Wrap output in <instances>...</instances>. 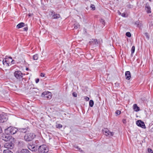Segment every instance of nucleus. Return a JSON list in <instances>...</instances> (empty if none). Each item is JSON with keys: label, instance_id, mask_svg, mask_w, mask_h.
<instances>
[{"label": "nucleus", "instance_id": "nucleus-1", "mask_svg": "<svg viewBox=\"0 0 153 153\" xmlns=\"http://www.w3.org/2000/svg\"><path fill=\"white\" fill-rule=\"evenodd\" d=\"M27 147L29 149L32 151H36L38 149L40 153H46L48 151V148L45 144H43L38 147L35 144H29Z\"/></svg>", "mask_w": 153, "mask_h": 153}, {"label": "nucleus", "instance_id": "nucleus-2", "mask_svg": "<svg viewBox=\"0 0 153 153\" xmlns=\"http://www.w3.org/2000/svg\"><path fill=\"white\" fill-rule=\"evenodd\" d=\"M18 129L16 128L13 127H10L5 129V132L7 134H13L16 133Z\"/></svg>", "mask_w": 153, "mask_h": 153}, {"label": "nucleus", "instance_id": "nucleus-3", "mask_svg": "<svg viewBox=\"0 0 153 153\" xmlns=\"http://www.w3.org/2000/svg\"><path fill=\"white\" fill-rule=\"evenodd\" d=\"M35 135L33 133H29L27 134L24 137V139L27 141L32 140L35 137Z\"/></svg>", "mask_w": 153, "mask_h": 153}, {"label": "nucleus", "instance_id": "nucleus-4", "mask_svg": "<svg viewBox=\"0 0 153 153\" xmlns=\"http://www.w3.org/2000/svg\"><path fill=\"white\" fill-rule=\"evenodd\" d=\"M103 134L106 136L110 137L113 136L114 133L113 132H111L107 128H104L102 130Z\"/></svg>", "mask_w": 153, "mask_h": 153}, {"label": "nucleus", "instance_id": "nucleus-5", "mask_svg": "<svg viewBox=\"0 0 153 153\" xmlns=\"http://www.w3.org/2000/svg\"><path fill=\"white\" fill-rule=\"evenodd\" d=\"M8 119V117L5 113H3L0 114V123H4L7 121Z\"/></svg>", "mask_w": 153, "mask_h": 153}, {"label": "nucleus", "instance_id": "nucleus-6", "mask_svg": "<svg viewBox=\"0 0 153 153\" xmlns=\"http://www.w3.org/2000/svg\"><path fill=\"white\" fill-rule=\"evenodd\" d=\"M14 75L16 78L18 79H20L22 78L23 74L20 71H16L14 73Z\"/></svg>", "mask_w": 153, "mask_h": 153}, {"label": "nucleus", "instance_id": "nucleus-7", "mask_svg": "<svg viewBox=\"0 0 153 153\" xmlns=\"http://www.w3.org/2000/svg\"><path fill=\"white\" fill-rule=\"evenodd\" d=\"M42 96L44 97L45 98L51 99V93L49 92H43Z\"/></svg>", "mask_w": 153, "mask_h": 153}, {"label": "nucleus", "instance_id": "nucleus-8", "mask_svg": "<svg viewBox=\"0 0 153 153\" xmlns=\"http://www.w3.org/2000/svg\"><path fill=\"white\" fill-rule=\"evenodd\" d=\"M136 124L137 126L143 128H146L144 123L140 120H137L136 122Z\"/></svg>", "mask_w": 153, "mask_h": 153}, {"label": "nucleus", "instance_id": "nucleus-9", "mask_svg": "<svg viewBox=\"0 0 153 153\" xmlns=\"http://www.w3.org/2000/svg\"><path fill=\"white\" fill-rule=\"evenodd\" d=\"M51 15L52 16L53 18L56 19L60 17V15L59 14L56 13L53 11L51 12Z\"/></svg>", "mask_w": 153, "mask_h": 153}, {"label": "nucleus", "instance_id": "nucleus-10", "mask_svg": "<svg viewBox=\"0 0 153 153\" xmlns=\"http://www.w3.org/2000/svg\"><path fill=\"white\" fill-rule=\"evenodd\" d=\"M8 135L9 134H4L3 135L2 137V139L5 141L8 142L9 139L10 138V136H9Z\"/></svg>", "mask_w": 153, "mask_h": 153}, {"label": "nucleus", "instance_id": "nucleus-11", "mask_svg": "<svg viewBox=\"0 0 153 153\" xmlns=\"http://www.w3.org/2000/svg\"><path fill=\"white\" fill-rule=\"evenodd\" d=\"M14 144H4V146L8 149H12L14 147Z\"/></svg>", "mask_w": 153, "mask_h": 153}, {"label": "nucleus", "instance_id": "nucleus-12", "mask_svg": "<svg viewBox=\"0 0 153 153\" xmlns=\"http://www.w3.org/2000/svg\"><path fill=\"white\" fill-rule=\"evenodd\" d=\"M125 76L126 79H127L129 80L131 77V75L130 72L129 71H127L125 72Z\"/></svg>", "mask_w": 153, "mask_h": 153}, {"label": "nucleus", "instance_id": "nucleus-13", "mask_svg": "<svg viewBox=\"0 0 153 153\" xmlns=\"http://www.w3.org/2000/svg\"><path fill=\"white\" fill-rule=\"evenodd\" d=\"M15 139L12 137H10L8 140V142L7 143H15Z\"/></svg>", "mask_w": 153, "mask_h": 153}, {"label": "nucleus", "instance_id": "nucleus-14", "mask_svg": "<svg viewBox=\"0 0 153 153\" xmlns=\"http://www.w3.org/2000/svg\"><path fill=\"white\" fill-rule=\"evenodd\" d=\"M27 128L28 127L25 128H21L18 129V130L20 132L25 133L27 131Z\"/></svg>", "mask_w": 153, "mask_h": 153}, {"label": "nucleus", "instance_id": "nucleus-15", "mask_svg": "<svg viewBox=\"0 0 153 153\" xmlns=\"http://www.w3.org/2000/svg\"><path fill=\"white\" fill-rule=\"evenodd\" d=\"M145 10L148 13H151V8L149 6V5L146 4V6Z\"/></svg>", "mask_w": 153, "mask_h": 153}, {"label": "nucleus", "instance_id": "nucleus-16", "mask_svg": "<svg viewBox=\"0 0 153 153\" xmlns=\"http://www.w3.org/2000/svg\"><path fill=\"white\" fill-rule=\"evenodd\" d=\"M133 108L134 111L137 112L140 111V108L138 107L136 104H134L133 105Z\"/></svg>", "mask_w": 153, "mask_h": 153}, {"label": "nucleus", "instance_id": "nucleus-17", "mask_svg": "<svg viewBox=\"0 0 153 153\" xmlns=\"http://www.w3.org/2000/svg\"><path fill=\"white\" fill-rule=\"evenodd\" d=\"M74 29H77L79 28V23L76 22H75L73 25Z\"/></svg>", "mask_w": 153, "mask_h": 153}, {"label": "nucleus", "instance_id": "nucleus-18", "mask_svg": "<svg viewBox=\"0 0 153 153\" xmlns=\"http://www.w3.org/2000/svg\"><path fill=\"white\" fill-rule=\"evenodd\" d=\"M5 59V60H3L2 61L3 63V65L6 66H8L9 65V64L10 63V62L7 60H6Z\"/></svg>", "mask_w": 153, "mask_h": 153}, {"label": "nucleus", "instance_id": "nucleus-19", "mask_svg": "<svg viewBox=\"0 0 153 153\" xmlns=\"http://www.w3.org/2000/svg\"><path fill=\"white\" fill-rule=\"evenodd\" d=\"M25 24L23 22H21L19 24L16 26L17 28H20L24 26Z\"/></svg>", "mask_w": 153, "mask_h": 153}, {"label": "nucleus", "instance_id": "nucleus-20", "mask_svg": "<svg viewBox=\"0 0 153 153\" xmlns=\"http://www.w3.org/2000/svg\"><path fill=\"white\" fill-rule=\"evenodd\" d=\"M135 24L137 25L138 27H140L142 26V22L139 21H136L135 23Z\"/></svg>", "mask_w": 153, "mask_h": 153}, {"label": "nucleus", "instance_id": "nucleus-21", "mask_svg": "<svg viewBox=\"0 0 153 153\" xmlns=\"http://www.w3.org/2000/svg\"><path fill=\"white\" fill-rule=\"evenodd\" d=\"M21 153H30V152L27 149H22L21 152Z\"/></svg>", "mask_w": 153, "mask_h": 153}, {"label": "nucleus", "instance_id": "nucleus-22", "mask_svg": "<svg viewBox=\"0 0 153 153\" xmlns=\"http://www.w3.org/2000/svg\"><path fill=\"white\" fill-rule=\"evenodd\" d=\"M38 58V55L37 54H35L33 56V59L34 60H37Z\"/></svg>", "mask_w": 153, "mask_h": 153}, {"label": "nucleus", "instance_id": "nucleus-23", "mask_svg": "<svg viewBox=\"0 0 153 153\" xmlns=\"http://www.w3.org/2000/svg\"><path fill=\"white\" fill-rule=\"evenodd\" d=\"M89 105L91 107H92L93 106L94 104V102L93 100H91L89 102Z\"/></svg>", "mask_w": 153, "mask_h": 153}, {"label": "nucleus", "instance_id": "nucleus-24", "mask_svg": "<svg viewBox=\"0 0 153 153\" xmlns=\"http://www.w3.org/2000/svg\"><path fill=\"white\" fill-rule=\"evenodd\" d=\"M74 148L78 150L79 151H81L82 150L80 148H79V147L77 146L76 145H75L74 146Z\"/></svg>", "mask_w": 153, "mask_h": 153}, {"label": "nucleus", "instance_id": "nucleus-25", "mask_svg": "<svg viewBox=\"0 0 153 153\" xmlns=\"http://www.w3.org/2000/svg\"><path fill=\"white\" fill-rule=\"evenodd\" d=\"M135 47L134 46H133L131 49V54H132L134 52Z\"/></svg>", "mask_w": 153, "mask_h": 153}, {"label": "nucleus", "instance_id": "nucleus-26", "mask_svg": "<svg viewBox=\"0 0 153 153\" xmlns=\"http://www.w3.org/2000/svg\"><path fill=\"white\" fill-rule=\"evenodd\" d=\"M4 153H13L11 151L8 150H4Z\"/></svg>", "mask_w": 153, "mask_h": 153}, {"label": "nucleus", "instance_id": "nucleus-27", "mask_svg": "<svg viewBox=\"0 0 153 153\" xmlns=\"http://www.w3.org/2000/svg\"><path fill=\"white\" fill-rule=\"evenodd\" d=\"M147 153H153L152 150L150 148H148Z\"/></svg>", "mask_w": 153, "mask_h": 153}, {"label": "nucleus", "instance_id": "nucleus-28", "mask_svg": "<svg viewBox=\"0 0 153 153\" xmlns=\"http://www.w3.org/2000/svg\"><path fill=\"white\" fill-rule=\"evenodd\" d=\"M100 21L103 25H105V20L102 19H100Z\"/></svg>", "mask_w": 153, "mask_h": 153}, {"label": "nucleus", "instance_id": "nucleus-29", "mask_svg": "<svg viewBox=\"0 0 153 153\" xmlns=\"http://www.w3.org/2000/svg\"><path fill=\"white\" fill-rule=\"evenodd\" d=\"M126 36L129 37H130L131 36V34L129 32H127L126 33Z\"/></svg>", "mask_w": 153, "mask_h": 153}, {"label": "nucleus", "instance_id": "nucleus-30", "mask_svg": "<svg viewBox=\"0 0 153 153\" xmlns=\"http://www.w3.org/2000/svg\"><path fill=\"white\" fill-rule=\"evenodd\" d=\"M145 34V36H146V37L147 38V39L149 40V36L148 35V33H145L144 34Z\"/></svg>", "mask_w": 153, "mask_h": 153}, {"label": "nucleus", "instance_id": "nucleus-31", "mask_svg": "<svg viewBox=\"0 0 153 153\" xmlns=\"http://www.w3.org/2000/svg\"><path fill=\"white\" fill-rule=\"evenodd\" d=\"M91 8L92 9L94 10H95V6L93 4H91Z\"/></svg>", "mask_w": 153, "mask_h": 153}, {"label": "nucleus", "instance_id": "nucleus-32", "mask_svg": "<svg viewBox=\"0 0 153 153\" xmlns=\"http://www.w3.org/2000/svg\"><path fill=\"white\" fill-rule=\"evenodd\" d=\"M115 113L117 115H119L120 114V111L119 110H117V111Z\"/></svg>", "mask_w": 153, "mask_h": 153}, {"label": "nucleus", "instance_id": "nucleus-33", "mask_svg": "<svg viewBox=\"0 0 153 153\" xmlns=\"http://www.w3.org/2000/svg\"><path fill=\"white\" fill-rule=\"evenodd\" d=\"M94 42H95L96 45L98 44V42L97 41V39H94Z\"/></svg>", "mask_w": 153, "mask_h": 153}, {"label": "nucleus", "instance_id": "nucleus-34", "mask_svg": "<svg viewBox=\"0 0 153 153\" xmlns=\"http://www.w3.org/2000/svg\"><path fill=\"white\" fill-rule=\"evenodd\" d=\"M84 99L86 101H88L89 100V98L88 97H86V96H85V97H84Z\"/></svg>", "mask_w": 153, "mask_h": 153}, {"label": "nucleus", "instance_id": "nucleus-35", "mask_svg": "<svg viewBox=\"0 0 153 153\" xmlns=\"http://www.w3.org/2000/svg\"><path fill=\"white\" fill-rule=\"evenodd\" d=\"M73 95L74 97H76L77 96V94L75 92H73Z\"/></svg>", "mask_w": 153, "mask_h": 153}, {"label": "nucleus", "instance_id": "nucleus-36", "mask_svg": "<svg viewBox=\"0 0 153 153\" xmlns=\"http://www.w3.org/2000/svg\"><path fill=\"white\" fill-rule=\"evenodd\" d=\"M122 122L124 124H125L126 123V120L125 119H123L122 120Z\"/></svg>", "mask_w": 153, "mask_h": 153}, {"label": "nucleus", "instance_id": "nucleus-37", "mask_svg": "<svg viewBox=\"0 0 153 153\" xmlns=\"http://www.w3.org/2000/svg\"><path fill=\"white\" fill-rule=\"evenodd\" d=\"M45 74L43 73H42L41 74L40 76L42 77H44L45 76Z\"/></svg>", "mask_w": 153, "mask_h": 153}, {"label": "nucleus", "instance_id": "nucleus-38", "mask_svg": "<svg viewBox=\"0 0 153 153\" xmlns=\"http://www.w3.org/2000/svg\"><path fill=\"white\" fill-rule=\"evenodd\" d=\"M121 16L123 17H126V14L125 13H123L122 14Z\"/></svg>", "mask_w": 153, "mask_h": 153}, {"label": "nucleus", "instance_id": "nucleus-39", "mask_svg": "<svg viewBox=\"0 0 153 153\" xmlns=\"http://www.w3.org/2000/svg\"><path fill=\"white\" fill-rule=\"evenodd\" d=\"M62 127V126L61 124H59L57 125V127H58H58L59 128H61Z\"/></svg>", "mask_w": 153, "mask_h": 153}, {"label": "nucleus", "instance_id": "nucleus-40", "mask_svg": "<svg viewBox=\"0 0 153 153\" xmlns=\"http://www.w3.org/2000/svg\"><path fill=\"white\" fill-rule=\"evenodd\" d=\"M24 30L25 31H27L28 30V28L27 27H25L23 28Z\"/></svg>", "mask_w": 153, "mask_h": 153}, {"label": "nucleus", "instance_id": "nucleus-41", "mask_svg": "<svg viewBox=\"0 0 153 153\" xmlns=\"http://www.w3.org/2000/svg\"><path fill=\"white\" fill-rule=\"evenodd\" d=\"M39 79L38 78L36 79V83H38L39 82Z\"/></svg>", "mask_w": 153, "mask_h": 153}, {"label": "nucleus", "instance_id": "nucleus-42", "mask_svg": "<svg viewBox=\"0 0 153 153\" xmlns=\"http://www.w3.org/2000/svg\"><path fill=\"white\" fill-rule=\"evenodd\" d=\"M14 60H12V61L11 62L12 64H14Z\"/></svg>", "mask_w": 153, "mask_h": 153}, {"label": "nucleus", "instance_id": "nucleus-43", "mask_svg": "<svg viewBox=\"0 0 153 153\" xmlns=\"http://www.w3.org/2000/svg\"><path fill=\"white\" fill-rule=\"evenodd\" d=\"M9 59H12V58L11 57H10V56L9 57Z\"/></svg>", "mask_w": 153, "mask_h": 153}, {"label": "nucleus", "instance_id": "nucleus-44", "mask_svg": "<svg viewBox=\"0 0 153 153\" xmlns=\"http://www.w3.org/2000/svg\"><path fill=\"white\" fill-rule=\"evenodd\" d=\"M28 70V68H26V70Z\"/></svg>", "mask_w": 153, "mask_h": 153}, {"label": "nucleus", "instance_id": "nucleus-45", "mask_svg": "<svg viewBox=\"0 0 153 153\" xmlns=\"http://www.w3.org/2000/svg\"><path fill=\"white\" fill-rule=\"evenodd\" d=\"M119 14L120 15V14H121V13L119 12Z\"/></svg>", "mask_w": 153, "mask_h": 153}, {"label": "nucleus", "instance_id": "nucleus-46", "mask_svg": "<svg viewBox=\"0 0 153 153\" xmlns=\"http://www.w3.org/2000/svg\"><path fill=\"white\" fill-rule=\"evenodd\" d=\"M150 1H151V0H149Z\"/></svg>", "mask_w": 153, "mask_h": 153}, {"label": "nucleus", "instance_id": "nucleus-47", "mask_svg": "<svg viewBox=\"0 0 153 153\" xmlns=\"http://www.w3.org/2000/svg\"><path fill=\"white\" fill-rule=\"evenodd\" d=\"M20 153H21V152Z\"/></svg>", "mask_w": 153, "mask_h": 153}]
</instances>
